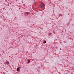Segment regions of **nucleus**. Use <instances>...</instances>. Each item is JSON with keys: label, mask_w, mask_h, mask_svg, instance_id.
<instances>
[{"label": "nucleus", "mask_w": 74, "mask_h": 74, "mask_svg": "<svg viewBox=\"0 0 74 74\" xmlns=\"http://www.w3.org/2000/svg\"><path fill=\"white\" fill-rule=\"evenodd\" d=\"M40 7L42 9V8H43L42 7H45V6L44 5V4L42 3V4L40 5Z\"/></svg>", "instance_id": "1"}, {"label": "nucleus", "mask_w": 74, "mask_h": 74, "mask_svg": "<svg viewBox=\"0 0 74 74\" xmlns=\"http://www.w3.org/2000/svg\"><path fill=\"white\" fill-rule=\"evenodd\" d=\"M6 63L8 65V64H10V63H9V62L8 61H7Z\"/></svg>", "instance_id": "2"}, {"label": "nucleus", "mask_w": 74, "mask_h": 74, "mask_svg": "<svg viewBox=\"0 0 74 74\" xmlns=\"http://www.w3.org/2000/svg\"><path fill=\"white\" fill-rule=\"evenodd\" d=\"M17 71H19V68H17Z\"/></svg>", "instance_id": "3"}, {"label": "nucleus", "mask_w": 74, "mask_h": 74, "mask_svg": "<svg viewBox=\"0 0 74 74\" xmlns=\"http://www.w3.org/2000/svg\"><path fill=\"white\" fill-rule=\"evenodd\" d=\"M27 62L28 63H30V60L29 59L28 60Z\"/></svg>", "instance_id": "4"}, {"label": "nucleus", "mask_w": 74, "mask_h": 74, "mask_svg": "<svg viewBox=\"0 0 74 74\" xmlns=\"http://www.w3.org/2000/svg\"><path fill=\"white\" fill-rule=\"evenodd\" d=\"M29 12H26V14H27V15H28V14H29Z\"/></svg>", "instance_id": "5"}, {"label": "nucleus", "mask_w": 74, "mask_h": 74, "mask_svg": "<svg viewBox=\"0 0 74 74\" xmlns=\"http://www.w3.org/2000/svg\"><path fill=\"white\" fill-rule=\"evenodd\" d=\"M46 42H47V41H45L43 42L44 44H45V43H46Z\"/></svg>", "instance_id": "6"}, {"label": "nucleus", "mask_w": 74, "mask_h": 74, "mask_svg": "<svg viewBox=\"0 0 74 74\" xmlns=\"http://www.w3.org/2000/svg\"><path fill=\"white\" fill-rule=\"evenodd\" d=\"M59 16H61V14H59Z\"/></svg>", "instance_id": "7"}, {"label": "nucleus", "mask_w": 74, "mask_h": 74, "mask_svg": "<svg viewBox=\"0 0 74 74\" xmlns=\"http://www.w3.org/2000/svg\"><path fill=\"white\" fill-rule=\"evenodd\" d=\"M51 34V33H50V34Z\"/></svg>", "instance_id": "8"}, {"label": "nucleus", "mask_w": 74, "mask_h": 74, "mask_svg": "<svg viewBox=\"0 0 74 74\" xmlns=\"http://www.w3.org/2000/svg\"><path fill=\"white\" fill-rule=\"evenodd\" d=\"M8 74H10V73H8Z\"/></svg>", "instance_id": "9"}, {"label": "nucleus", "mask_w": 74, "mask_h": 74, "mask_svg": "<svg viewBox=\"0 0 74 74\" xmlns=\"http://www.w3.org/2000/svg\"><path fill=\"white\" fill-rule=\"evenodd\" d=\"M40 8V7H39Z\"/></svg>", "instance_id": "10"}]
</instances>
